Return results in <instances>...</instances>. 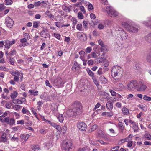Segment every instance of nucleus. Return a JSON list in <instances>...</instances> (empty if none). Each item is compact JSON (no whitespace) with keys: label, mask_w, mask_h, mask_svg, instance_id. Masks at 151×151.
I'll use <instances>...</instances> for the list:
<instances>
[{"label":"nucleus","mask_w":151,"mask_h":151,"mask_svg":"<svg viewBox=\"0 0 151 151\" xmlns=\"http://www.w3.org/2000/svg\"><path fill=\"white\" fill-rule=\"evenodd\" d=\"M104 134L105 133L104 132L101 130H99L98 132L97 136L98 137H102Z\"/></svg>","instance_id":"nucleus-32"},{"label":"nucleus","mask_w":151,"mask_h":151,"mask_svg":"<svg viewBox=\"0 0 151 151\" xmlns=\"http://www.w3.org/2000/svg\"><path fill=\"white\" fill-rule=\"evenodd\" d=\"M106 141H108L109 140V135L105 133L104 135L103 136V137H102Z\"/></svg>","instance_id":"nucleus-42"},{"label":"nucleus","mask_w":151,"mask_h":151,"mask_svg":"<svg viewBox=\"0 0 151 151\" xmlns=\"http://www.w3.org/2000/svg\"><path fill=\"white\" fill-rule=\"evenodd\" d=\"M80 10L83 13L85 14L86 13V11L84 8V7L83 6H81L80 7Z\"/></svg>","instance_id":"nucleus-63"},{"label":"nucleus","mask_w":151,"mask_h":151,"mask_svg":"<svg viewBox=\"0 0 151 151\" xmlns=\"http://www.w3.org/2000/svg\"><path fill=\"white\" fill-rule=\"evenodd\" d=\"M78 18L80 19H83V16L81 12H79L78 14Z\"/></svg>","instance_id":"nucleus-46"},{"label":"nucleus","mask_w":151,"mask_h":151,"mask_svg":"<svg viewBox=\"0 0 151 151\" xmlns=\"http://www.w3.org/2000/svg\"><path fill=\"white\" fill-rule=\"evenodd\" d=\"M15 42V40H13L12 41H9L8 40H6L5 42L4 49L6 50L9 49L10 46L14 44Z\"/></svg>","instance_id":"nucleus-10"},{"label":"nucleus","mask_w":151,"mask_h":151,"mask_svg":"<svg viewBox=\"0 0 151 151\" xmlns=\"http://www.w3.org/2000/svg\"><path fill=\"white\" fill-rule=\"evenodd\" d=\"M73 107L72 109L75 115H77L80 114L81 111L82 106L79 102H76L73 104Z\"/></svg>","instance_id":"nucleus-4"},{"label":"nucleus","mask_w":151,"mask_h":151,"mask_svg":"<svg viewBox=\"0 0 151 151\" xmlns=\"http://www.w3.org/2000/svg\"><path fill=\"white\" fill-rule=\"evenodd\" d=\"M45 83L47 86H48L50 88L52 87V86L50 84L49 81L48 80H46Z\"/></svg>","instance_id":"nucleus-58"},{"label":"nucleus","mask_w":151,"mask_h":151,"mask_svg":"<svg viewBox=\"0 0 151 151\" xmlns=\"http://www.w3.org/2000/svg\"><path fill=\"white\" fill-rule=\"evenodd\" d=\"M145 38L147 42L151 43V32L146 36Z\"/></svg>","instance_id":"nucleus-25"},{"label":"nucleus","mask_w":151,"mask_h":151,"mask_svg":"<svg viewBox=\"0 0 151 151\" xmlns=\"http://www.w3.org/2000/svg\"><path fill=\"white\" fill-rule=\"evenodd\" d=\"M7 134L4 132L3 133L1 137H0V142L5 143L7 141Z\"/></svg>","instance_id":"nucleus-15"},{"label":"nucleus","mask_w":151,"mask_h":151,"mask_svg":"<svg viewBox=\"0 0 151 151\" xmlns=\"http://www.w3.org/2000/svg\"><path fill=\"white\" fill-rule=\"evenodd\" d=\"M79 54L80 55V58L83 61H84V56L85 55V52L84 51L81 50L79 52Z\"/></svg>","instance_id":"nucleus-23"},{"label":"nucleus","mask_w":151,"mask_h":151,"mask_svg":"<svg viewBox=\"0 0 151 151\" xmlns=\"http://www.w3.org/2000/svg\"><path fill=\"white\" fill-rule=\"evenodd\" d=\"M80 67L78 63L77 62H75L74 64L72 67V69L73 70L74 69L75 70L78 69Z\"/></svg>","instance_id":"nucleus-30"},{"label":"nucleus","mask_w":151,"mask_h":151,"mask_svg":"<svg viewBox=\"0 0 151 151\" xmlns=\"http://www.w3.org/2000/svg\"><path fill=\"white\" fill-rule=\"evenodd\" d=\"M27 40L24 38L21 39L20 40V41L22 43L21 44H20V47L25 46L26 45V42Z\"/></svg>","instance_id":"nucleus-27"},{"label":"nucleus","mask_w":151,"mask_h":151,"mask_svg":"<svg viewBox=\"0 0 151 151\" xmlns=\"http://www.w3.org/2000/svg\"><path fill=\"white\" fill-rule=\"evenodd\" d=\"M106 11L110 17H115L118 16V13L111 6H108L106 8Z\"/></svg>","instance_id":"nucleus-7"},{"label":"nucleus","mask_w":151,"mask_h":151,"mask_svg":"<svg viewBox=\"0 0 151 151\" xmlns=\"http://www.w3.org/2000/svg\"><path fill=\"white\" fill-rule=\"evenodd\" d=\"M101 82L103 84H106L107 83V80L104 76H101L100 78Z\"/></svg>","instance_id":"nucleus-29"},{"label":"nucleus","mask_w":151,"mask_h":151,"mask_svg":"<svg viewBox=\"0 0 151 151\" xmlns=\"http://www.w3.org/2000/svg\"><path fill=\"white\" fill-rule=\"evenodd\" d=\"M122 25L129 32L137 33L140 29L139 27L134 23H128L127 22H123Z\"/></svg>","instance_id":"nucleus-1"},{"label":"nucleus","mask_w":151,"mask_h":151,"mask_svg":"<svg viewBox=\"0 0 151 151\" xmlns=\"http://www.w3.org/2000/svg\"><path fill=\"white\" fill-rule=\"evenodd\" d=\"M16 53V51L14 49H12L10 50L9 52L8 51H6L5 52V55L7 57H11L14 56Z\"/></svg>","instance_id":"nucleus-13"},{"label":"nucleus","mask_w":151,"mask_h":151,"mask_svg":"<svg viewBox=\"0 0 151 151\" xmlns=\"http://www.w3.org/2000/svg\"><path fill=\"white\" fill-rule=\"evenodd\" d=\"M5 7L4 6V4H0V11H2L4 9Z\"/></svg>","instance_id":"nucleus-60"},{"label":"nucleus","mask_w":151,"mask_h":151,"mask_svg":"<svg viewBox=\"0 0 151 151\" xmlns=\"http://www.w3.org/2000/svg\"><path fill=\"white\" fill-rule=\"evenodd\" d=\"M143 99L144 100L148 101H150L151 100V97L148 96L146 95L144 96Z\"/></svg>","instance_id":"nucleus-39"},{"label":"nucleus","mask_w":151,"mask_h":151,"mask_svg":"<svg viewBox=\"0 0 151 151\" xmlns=\"http://www.w3.org/2000/svg\"><path fill=\"white\" fill-rule=\"evenodd\" d=\"M97 128V126L96 125H94L92 126L91 128V129L89 130L90 132L94 131Z\"/></svg>","instance_id":"nucleus-44"},{"label":"nucleus","mask_w":151,"mask_h":151,"mask_svg":"<svg viewBox=\"0 0 151 151\" xmlns=\"http://www.w3.org/2000/svg\"><path fill=\"white\" fill-rule=\"evenodd\" d=\"M64 114L65 117L66 118H69L75 115L72 109L68 110Z\"/></svg>","instance_id":"nucleus-14"},{"label":"nucleus","mask_w":151,"mask_h":151,"mask_svg":"<svg viewBox=\"0 0 151 151\" xmlns=\"http://www.w3.org/2000/svg\"><path fill=\"white\" fill-rule=\"evenodd\" d=\"M39 132L40 133L42 134H46L47 132V129H41L39 130Z\"/></svg>","instance_id":"nucleus-45"},{"label":"nucleus","mask_w":151,"mask_h":151,"mask_svg":"<svg viewBox=\"0 0 151 151\" xmlns=\"http://www.w3.org/2000/svg\"><path fill=\"white\" fill-rule=\"evenodd\" d=\"M123 74V69L120 67L115 66L112 68L111 74L112 77L116 79L120 78Z\"/></svg>","instance_id":"nucleus-2"},{"label":"nucleus","mask_w":151,"mask_h":151,"mask_svg":"<svg viewBox=\"0 0 151 151\" xmlns=\"http://www.w3.org/2000/svg\"><path fill=\"white\" fill-rule=\"evenodd\" d=\"M99 44L101 45L102 47H104V45L102 41L100 39L98 41Z\"/></svg>","instance_id":"nucleus-55"},{"label":"nucleus","mask_w":151,"mask_h":151,"mask_svg":"<svg viewBox=\"0 0 151 151\" xmlns=\"http://www.w3.org/2000/svg\"><path fill=\"white\" fill-rule=\"evenodd\" d=\"M51 109L54 115L55 116H57L58 114V110L57 107L55 105L54 106L52 105L51 107Z\"/></svg>","instance_id":"nucleus-16"},{"label":"nucleus","mask_w":151,"mask_h":151,"mask_svg":"<svg viewBox=\"0 0 151 151\" xmlns=\"http://www.w3.org/2000/svg\"><path fill=\"white\" fill-rule=\"evenodd\" d=\"M52 142L51 141L47 142L44 144V147L47 149H48L52 146Z\"/></svg>","instance_id":"nucleus-17"},{"label":"nucleus","mask_w":151,"mask_h":151,"mask_svg":"<svg viewBox=\"0 0 151 151\" xmlns=\"http://www.w3.org/2000/svg\"><path fill=\"white\" fill-rule=\"evenodd\" d=\"M78 128L81 130L83 131H85L87 128V125L85 123L81 122L77 124Z\"/></svg>","instance_id":"nucleus-12"},{"label":"nucleus","mask_w":151,"mask_h":151,"mask_svg":"<svg viewBox=\"0 0 151 151\" xmlns=\"http://www.w3.org/2000/svg\"><path fill=\"white\" fill-rule=\"evenodd\" d=\"M71 20L73 24H76L77 21L76 18L73 17L71 19Z\"/></svg>","instance_id":"nucleus-54"},{"label":"nucleus","mask_w":151,"mask_h":151,"mask_svg":"<svg viewBox=\"0 0 151 151\" xmlns=\"http://www.w3.org/2000/svg\"><path fill=\"white\" fill-rule=\"evenodd\" d=\"M59 121L60 122H62L64 120L63 116L62 114H59L58 116Z\"/></svg>","instance_id":"nucleus-33"},{"label":"nucleus","mask_w":151,"mask_h":151,"mask_svg":"<svg viewBox=\"0 0 151 151\" xmlns=\"http://www.w3.org/2000/svg\"><path fill=\"white\" fill-rule=\"evenodd\" d=\"M64 83V82H63L62 79H60L59 80L58 84L60 86H62Z\"/></svg>","instance_id":"nucleus-48"},{"label":"nucleus","mask_w":151,"mask_h":151,"mask_svg":"<svg viewBox=\"0 0 151 151\" xmlns=\"http://www.w3.org/2000/svg\"><path fill=\"white\" fill-rule=\"evenodd\" d=\"M11 74L14 76H20V78L22 81V79L23 78V75L22 74H20L19 72H15L14 71H11L10 72Z\"/></svg>","instance_id":"nucleus-20"},{"label":"nucleus","mask_w":151,"mask_h":151,"mask_svg":"<svg viewBox=\"0 0 151 151\" xmlns=\"http://www.w3.org/2000/svg\"><path fill=\"white\" fill-rule=\"evenodd\" d=\"M112 115L113 114L111 112H104L102 113V115L105 117H111Z\"/></svg>","instance_id":"nucleus-24"},{"label":"nucleus","mask_w":151,"mask_h":151,"mask_svg":"<svg viewBox=\"0 0 151 151\" xmlns=\"http://www.w3.org/2000/svg\"><path fill=\"white\" fill-rule=\"evenodd\" d=\"M138 85L137 87V90L140 91H144L146 89L147 87L143 81L141 80L138 82Z\"/></svg>","instance_id":"nucleus-9"},{"label":"nucleus","mask_w":151,"mask_h":151,"mask_svg":"<svg viewBox=\"0 0 151 151\" xmlns=\"http://www.w3.org/2000/svg\"><path fill=\"white\" fill-rule=\"evenodd\" d=\"M77 151H91L89 147L87 146H85L82 148H78Z\"/></svg>","instance_id":"nucleus-18"},{"label":"nucleus","mask_w":151,"mask_h":151,"mask_svg":"<svg viewBox=\"0 0 151 151\" xmlns=\"http://www.w3.org/2000/svg\"><path fill=\"white\" fill-rule=\"evenodd\" d=\"M0 121L2 123H6L10 125H12L15 123V120L14 118H9V116L5 117L4 116H0Z\"/></svg>","instance_id":"nucleus-5"},{"label":"nucleus","mask_w":151,"mask_h":151,"mask_svg":"<svg viewBox=\"0 0 151 151\" xmlns=\"http://www.w3.org/2000/svg\"><path fill=\"white\" fill-rule=\"evenodd\" d=\"M41 3V2H40V1H38L37 2H35L34 4L35 6V7H37L38 6H40Z\"/></svg>","instance_id":"nucleus-62"},{"label":"nucleus","mask_w":151,"mask_h":151,"mask_svg":"<svg viewBox=\"0 0 151 151\" xmlns=\"http://www.w3.org/2000/svg\"><path fill=\"white\" fill-rule=\"evenodd\" d=\"M138 81L132 80L129 81L127 83V88L129 90L134 91L137 90L138 85Z\"/></svg>","instance_id":"nucleus-3"},{"label":"nucleus","mask_w":151,"mask_h":151,"mask_svg":"<svg viewBox=\"0 0 151 151\" xmlns=\"http://www.w3.org/2000/svg\"><path fill=\"white\" fill-rule=\"evenodd\" d=\"M104 27V25L102 24H99L98 26V28L100 29H102Z\"/></svg>","instance_id":"nucleus-56"},{"label":"nucleus","mask_w":151,"mask_h":151,"mask_svg":"<svg viewBox=\"0 0 151 151\" xmlns=\"http://www.w3.org/2000/svg\"><path fill=\"white\" fill-rule=\"evenodd\" d=\"M88 24L87 22L86 21H84L83 22V25L85 29L87 28V26Z\"/></svg>","instance_id":"nucleus-53"},{"label":"nucleus","mask_w":151,"mask_h":151,"mask_svg":"<svg viewBox=\"0 0 151 151\" xmlns=\"http://www.w3.org/2000/svg\"><path fill=\"white\" fill-rule=\"evenodd\" d=\"M118 126L119 127L120 129L122 130H123L125 127L124 124L121 122H119Z\"/></svg>","instance_id":"nucleus-38"},{"label":"nucleus","mask_w":151,"mask_h":151,"mask_svg":"<svg viewBox=\"0 0 151 151\" xmlns=\"http://www.w3.org/2000/svg\"><path fill=\"white\" fill-rule=\"evenodd\" d=\"M88 73V74L90 76H94V74L93 73V72L90 70H87Z\"/></svg>","instance_id":"nucleus-64"},{"label":"nucleus","mask_w":151,"mask_h":151,"mask_svg":"<svg viewBox=\"0 0 151 151\" xmlns=\"http://www.w3.org/2000/svg\"><path fill=\"white\" fill-rule=\"evenodd\" d=\"M19 139L18 137H16L15 136H14L11 139V141L12 142L17 141V142L18 140Z\"/></svg>","instance_id":"nucleus-49"},{"label":"nucleus","mask_w":151,"mask_h":151,"mask_svg":"<svg viewBox=\"0 0 151 151\" xmlns=\"http://www.w3.org/2000/svg\"><path fill=\"white\" fill-rule=\"evenodd\" d=\"M5 22L7 26L10 28L12 27L14 24L13 20L9 17H6Z\"/></svg>","instance_id":"nucleus-11"},{"label":"nucleus","mask_w":151,"mask_h":151,"mask_svg":"<svg viewBox=\"0 0 151 151\" xmlns=\"http://www.w3.org/2000/svg\"><path fill=\"white\" fill-rule=\"evenodd\" d=\"M29 93L34 96H36L38 95V91H35L33 90H30L29 91Z\"/></svg>","instance_id":"nucleus-31"},{"label":"nucleus","mask_w":151,"mask_h":151,"mask_svg":"<svg viewBox=\"0 0 151 151\" xmlns=\"http://www.w3.org/2000/svg\"><path fill=\"white\" fill-rule=\"evenodd\" d=\"M17 95L18 93L16 91H14L13 93L11 94L10 95L12 99H14L17 97Z\"/></svg>","instance_id":"nucleus-35"},{"label":"nucleus","mask_w":151,"mask_h":151,"mask_svg":"<svg viewBox=\"0 0 151 151\" xmlns=\"http://www.w3.org/2000/svg\"><path fill=\"white\" fill-rule=\"evenodd\" d=\"M123 114L124 115H127L129 113V109L125 107H123L122 109Z\"/></svg>","instance_id":"nucleus-26"},{"label":"nucleus","mask_w":151,"mask_h":151,"mask_svg":"<svg viewBox=\"0 0 151 151\" xmlns=\"http://www.w3.org/2000/svg\"><path fill=\"white\" fill-rule=\"evenodd\" d=\"M71 8L72 7L71 6L68 7L66 6L65 7V8H64V10L66 12L68 11V12H70L71 10Z\"/></svg>","instance_id":"nucleus-52"},{"label":"nucleus","mask_w":151,"mask_h":151,"mask_svg":"<svg viewBox=\"0 0 151 151\" xmlns=\"http://www.w3.org/2000/svg\"><path fill=\"white\" fill-rule=\"evenodd\" d=\"M24 38L26 39L27 40L30 38V36L28 33H26L24 34Z\"/></svg>","instance_id":"nucleus-41"},{"label":"nucleus","mask_w":151,"mask_h":151,"mask_svg":"<svg viewBox=\"0 0 151 151\" xmlns=\"http://www.w3.org/2000/svg\"><path fill=\"white\" fill-rule=\"evenodd\" d=\"M13 3V1L11 0H8L6 1L5 4L6 5H11Z\"/></svg>","instance_id":"nucleus-57"},{"label":"nucleus","mask_w":151,"mask_h":151,"mask_svg":"<svg viewBox=\"0 0 151 151\" xmlns=\"http://www.w3.org/2000/svg\"><path fill=\"white\" fill-rule=\"evenodd\" d=\"M76 27L77 29L79 31H82L83 30L82 26L81 24H77L76 25Z\"/></svg>","instance_id":"nucleus-36"},{"label":"nucleus","mask_w":151,"mask_h":151,"mask_svg":"<svg viewBox=\"0 0 151 151\" xmlns=\"http://www.w3.org/2000/svg\"><path fill=\"white\" fill-rule=\"evenodd\" d=\"M22 107V106L19 105H16L14 106L13 107V108L16 110H19V109L21 108Z\"/></svg>","instance_id":"nucleus-40"},{"label":"nucleus","mask_w":151,"mask_h":151,"mask_svg":"<svg viewBox=\"0 0 151 151\" xmlns=\"http://www.w3.org/2000/svg\"><path fill=\"white\" fill-rule=\"evenodd\" d=\"M106 106L107 108L109 110H111L113 109V104L110 101H109L107 103Z\"/></svg>","instance_id":"nucleus-21"},{"label":"nucleus","mask_w":151,"mask_h":151,"mask_svg":"<svg viewBox=\"0 0 151 151\" xmlns=\"http://www.w3.org/2000/svg\"><path fill=\"white\" fill-rule=\"evenodd\" d=\"M142 23L145 26L151 28V18H150L148 20V22L144 21Z\"/></svg>","instance_id":"nucleus-22"},{"label":"nucleus","mask_w":151,"mask_h":151,"mask_svg":"<svg viewBox=\"0 0 151 151\" xmlns=\"http://www.w3.org/2000/svg\"><path fill=\"white\" fill-rule=\"evenodd\" d=\"M115 30L117 31V33L119 34L121 40H124L127 38L128 35L124 30L119 27H117Z\"/></svg>","instance_id":"nucleus-8"},{"label":"nucleus","mask_w":151,"mask_h":151,"mask_svg":"<svg viewBox=\"0 0 151 151\" xmlns=\"http://www.w3.org/2000/svg\"><path fill=\"white\" fill-rule=\"evenodd\" d=\"M55 96L56 94L55 92L51 91L50 92L49 96L50 100L53 99Z\"/></svg>","instance_id":"nucleus-28"},{"label":"nucleus","mask_w":151,"mask_h":151,"mask_svg":"<svg viewBox=\"0 0 151 151\" xmlns=\"http://www.w3.org/2000/svg\"><path fill=\"white\" fill-rule=\"evenodd\" d=\"M109 91L111 95L113 96H115L117 94V93L116 92L114 91V90L111 89H110Z\"/></svg>","instance_id":"nucleus-50"},{"label":"nucleus","mask_w":151,"mask_h":151,"mask_svg":"<svg viewBox=\"0 0 151 151\" xmlns=\"http://www.w3.org/2000/svg\"><path fill=\"white\" fill-rule=\"evenodd\" d=\"M72 143L70 141L65 140L62 143V148L64 151H70L71 149Z\"/></svg>","instance_id":"nucleus-6"},{"label":"nucleus","mask_w":151,"mask_h":151,"mask_svg":"<svg viewBox=\"0 0 151 151\" xmlns=\"http://www.w3.org/2000/svg\"><path fill=\"white\" fill-rule=\"evenodd\" d=\"M40 35L44 38H47L49 36L50 34L46 33L44 30H43L41 32Z\"/></svg>","instance_id":"nucleus-19"},{"label":"nucleus","mask_w":151,"mask_h":151,"mask_svg":"<svg viewBox=\"0 0 151 151\" xmlns=\"http://www.w3.org/2000/svg\"><path fill=\"white\" fill-rule=\"evenodd\" d=\"M145 138L147 140H150L151 139V136L149 134H146L145 135Z\"/></svg>","instance_id":"nucleus-43"},{"label":"nucleus","mask_w":151,"mask_h":151,"mask_svg":"<svg viewBox=\"0 0 151 151\" xmlns=\"http://www.w3.org/2000/svg\"><path fill=\"white\" fill-rule=\"evenodd\" d=\"M8 61L10 64L11 65H13L15 62V60L14 59V58L11 57H9Z\"/></svg>","instance_id":"nucleus-34"},{"label":"nucleus","mask_w":151,"mask_h":151,"mask_svg":"<svg viewBox=\"0 0 151 151\" xmlns=\"http://www.w3.org/2000/svg\"><path fill=\"white\" fill-rule=\"evenodd\" d=\"M55 25L58 28L61 27L60 22H55Z\"/></svg>","instance_id":"nucleus-61"},{"label":"nucleus","mask_w":151,"mask_h":151,"mask_svg":"<svg viewBox=\"0 0 151 151\" xmlns=\"http://www.w3.org/2000/svg\"><path fill=\"white\" fill-rule=\"evenodd\" d=\"M53 35H54V37H55L56 38L60 40V39L61 37V36L60 34H56L55 33H54L53 34Z\"/></svg>","instance_id":"nucleus-47"},{"label":"nucleus","mask_w":151,"mask_h":151,"mask_svg":"<svg viewBox=\"0 0 151 151\" xmlns=\"http://www.w3.org/2000/svg\"><path fill=\"white\" fill-rule=\"evenodd\" d=\"M133 128L134 132H138L139 130V128L136 123L133 125Z\"/></svg>","instance_id":"nucleus-37"},{"label":"nucleus","mask_w":151,"mask_h":151,"mask_svg":"<svg viewBox=\"0 0 151 151\" xmlns=\"http://www.w3.org/2000/svg\"><path fill=\"white\" fill-rule=\"evenodd\" d=\"M115 106L118 108H120L122 107V104L121 102H117L115 104Z\"/></svg>","instance_id":"nucleus-59"},{"label":"nucleus","mask_w":151,"mask_h":151,"mask_svg":"<svg viewBox=\"0 0 151 151\" xmlns=\"http://www.w3.org/2000/svg\"><path fill=\"white\" fill-rule=\"evenodd\" d=\"M92 50V48L91 47H88L86 49V52L87 53H90Z\"/></svg>","instance_id":"nucleus-51"}]
</instances>
